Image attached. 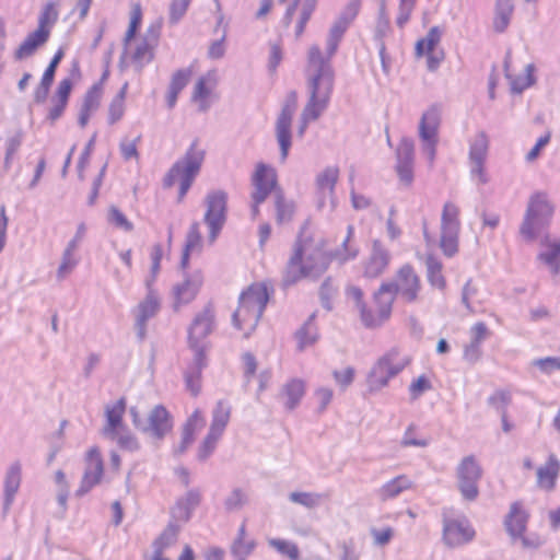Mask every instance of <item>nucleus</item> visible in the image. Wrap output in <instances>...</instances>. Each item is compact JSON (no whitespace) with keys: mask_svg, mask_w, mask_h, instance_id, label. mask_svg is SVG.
Returning <instances> with one entry per match:
<instances>
[{"mask_svg":"<svg viewBox=\"0 0 560 560\" xmlns=\"http://www.w3.org/2000/svg\"><path fill=\"white\" fill-rule=\"evenodd\" d=\"M353 233V225H348L347 236L341 244V249H337L336 252H326L320 247L307 250L299 238L294 243L293 253L282 272V288L288 289L304 278L311 280L319 279L327 271L335 258L339 259L340 262L354 259L359 250L349 245Z\"/></svg>","mask_w":560,"mask_h":560,"instance_id":"f257e3e1","label":"nucleus"},{"mask_svg":"<svg viewBox=\"0 0 560 560\" xmlns=\"http://www.w3.org/2000/svg\"><path fill=\"white\" fill-rule=\"evenodd\" d=\"M310 74L307 77L308 101L301 114L299 136H303L310 121L317 120L329 105L334 91L335 72L332 66L322 56L317 45L308 50Z\"/></svg>","mask_w":560,"mask_h":560,"instance_id":"f03ea898","label":"nucleus"},{"mask_svg":"<svg viewBox=\"0 0 560 560\" xmlns=\"http://www.w3.org/2000/svg\"><path fill=\"white\" fill-rule=\"evenodd\" d=\"M205 160V150L198 145V140H194L184 156L178 159L163 178V187L171 188L178 180L177 201L182 202L192 186L196 177L199 175Z\"/></svg>","mask_w":560,"mask_h":560,"instance_id":"7ed1b4c3","label":"nucleus"},{"mask_svg":"<svg viewBox=\"0 0 560 560\" xmlns=\"http://www.w3.org/2000/svg\"><path fill=\"white\" fill-rule=\"evenodd\" d=\"M270 294L266 284H252L243 291L238 299V307L232 315L235 328L242 329L243 324L255 328L269 302Z\"/></svg>","mask_w":560,"mask_h":560,"instance_id":"20e7f679","label":"nucleus"},{"mask_svg":"<svg viewBox=\"0 0 560 560\" xmlns=\"http://www.w3.org/2000/svg\"><path fill=\"white\" fill-rule=\"evenodd\" d=\"M553 214V206L541 191L533 194L529 198L520 233L527 242H533L540 231L548 224Z\"/></svg>","mask_w":560,"mask_h":560,"instance_id":"39448f33","label":"nucleus"},{"mask_svg":"<svg viewBox=\"0 0 560 560\" xmlns=\"http://www.w3.org/2000/svg\"><path fill=\"white\" fill-rule=\"evenodd\" d=\"M228 198V192L222 189L210 190L205 197L203 222L209 229L208 240L211 244L215 242L226 222Z\"/></svg>","mask_w":560,"mask_h":560,"instance_id":"423d86ee","label":"nucleus"},{"mask_svg":"<svg viewBox=\"0 0 560 560\" xmlns=\"http://www.w3.org/2000/svg\"><path fill=\"white\" fill-rule=\"evenodd\" d=\"M398 350L388 351L371 369L368 375V387L370 392H377L388 385L389 380L398 375L410 362L408 358L397 361Z\"/></svg>","mask_w":560,"mask_h":560,"instance_id":"0eeeda50","label":"nucleus"},{"mask_svg":"<svg viewBox=\"0 0 560 560\" xmlns=\"http://www.w3.org/2000/svg\"><path fill=\"white\" fill-rule=\"evenodd\" d=\"M481 477L482 468L475 456H465L456 467L457 489L464 500L472 502L478 498Z\"/></svg>","mask_w":560,"mask_h":560,"instance_id":"6e6552de","label":"nucleus"},{"mask_svg":"<svg viewBox=\"0 0 560 560\" xmlns=\"http://www.w3.org/2000/svg\"><path fill=\"white\" fill-rule=\"evenodd\" d=\"M298 105L296 91H290L276 121V136L280 147L281 161L284 162L292 145L291 125Z\"/></svg>","mask_w":560,"mask_h":560,"instance_id":"1a4fd4ad","label":"nucleus"},{"mask_svg":"<svg viewBox=\"0 0 560 560\" xmlns=\"http://www.w3.org/2000/svg\"><path fill=\"white\" fill-rule=\"evenodd\" d=\"M388 287L399 296L405 303H413L418 300L421 291V280L415 268L406 264L401 266L393 281L386 282Z\"/></svg>","mask_w":560,"mask_h":560,"instance_id":"9d476101","label":"nucleus"},{"mask_svg":"<svg viewBox=\"0 0 560 560\" xmlns=\"http://www.w3.org/2000/svg\"><path fill=\"white\" fill-rule=\"evenodd\" d=\"M441 122V109L432 105L425 110L419 122V137L423 141V152L430 162H433L436 154L438 130Z\"/></svg>","mask_w":560,"mask_h":560,"instance_id":"9b49d317","label":"nucleus"},{"mask_svg":"<svg viewBox=\"0 0 560 560\" xmlns=\"http://www.w3.org/2000/svg\"><path fill=\"white\" fill-rule=\"evenodd\" d=\"M161 308V300L156 291H150L145 298L138 304L135 314V331L139 342L147 337V324L153 318Z\"/></svg>","mask_w":560,"mask_h":560,"instance_id":"f8f14e48","label":"nucleus"},{"mask_svg":"<svg viewBox=\"0 0 560 560\" xmlns=\"http://www.w3.org/2000/svg\"><path fill=\"white\" fill-rule=\"evenodd\" d=\"M475 529L465 516L443 518V540L448 547H457L469 542L475 537Z\"/></svg>","mask_w":560,"mask_h":560,"instance_id":"ddd939ff","label":"nucleus"},{"mask_svg":"<svg viewBox=\"0 0 560 560\" xmlns=\"http://www.w3.org/2000/svg\"><path fill=\"white\" fill-rule=\"evenodd\" d=\"M173 429V418L163 405L154 406L145 419L143 433L163 440Z\"/></svg>","mask_w":560,"mask_h":560,"instance_id":"4468645a","label":"nucleus"},{"mask_svg":"<svg viewBox=\"0 0 560 560\" xmlns=\"http://www.w3.org/2000/svg\"><path fill=\"white\" fill-rule=\"evenodd\" d=\"M254 191L252 200L262 203L277 186V176L273 168L265 163H258L253 175Z\"/></svg>","mask_w":560,"mask_h":560,"instance_id":"2eb2a0df","label":"nucleus"},{"mask_svg":"<svg viewBox=\"0 0 560 560\" xmlns=\"http://www.w3.org/2000/svg\"><path fill=\"white\" fill-rule=\"evenodd\" d=\"M396 298V293L386 282H383L373 294V301L376 306V313L372 312L374 324L365 327L373 329L381 327L385 322H387L390 318L393 304Z\"/></svg>","mask_w":560,"mask_h":560,"instance_id":"dca6fc26","label":"nucleus"},{"mask_svg":"<svg viewBox=\"0 0 560 560\" xmlns=\"http://www.w3.org/2000/svg\"><path fill=\"white\" fill-rule=\"evenodd\" d=\"M396 172L401 183L410 185L413 180L415 144L409 138H402L396 149Z\"/></svg>","mask_w":560,"mask_h":560,"instance_id":"f3484780","label":"nucleus"},{"mask_svg":"<svg viewBox=\"0 0 560 560\" xmlns=\"http://www.w3.org/2000/svg\"><path fill=\"white\" fill-rule=\"evenodd\" d=\"M214 329V312L208 304L201 312L196 314L188 328V343L196 345L207 338Z\"/></svg>","mask_w":560,"mask_h":560,"instance_id":"a211bd4d","label":"nucleus"},{"mask_svg":"<svg viewBox=\"0 0 560 560\" xmlns=\"http://www.w3.org/2000/svg\"><path fill=\"white\" fill-rule=\"evenodd\" d=\"M22 481V466L19 460L12 463L4 477L2 513L5 516L15 499Z\"/></svg>","mask_w":560,"mask_h":560,"instance_id":"6ab92c4d","label":"nucleus"},{"mask_svg":"<svg viewBox=\"0 0 560 560\" xmlns=\"http://www.w3.org/2000/svg\"><path fill=\"white\" fill-rule=\"evenodd\" d=\"M339 170L334 166L326 167L322 173H319L316 177V188H317V208L323 209L325 207L326 200L330 199L334 205L332 196L335 192V187L338 180Z\"/></svg>","mask_w":560,"mask_h":560,"instance_id":"aec40b11","label":"nucleus"},{"mask_svg":"<svg viewBox=\"0 0 560 560\" xmlns=\"http://www.w3.org/2000/svg\"><path fill=\"white\" fill-rule=\"evenodd\" d=\"M510 63H511V51L508 50L505 58H504L503 66H504L505 78L510 82L511 92L513 94H521L526 89L533 86L536 83V78L534 75L536 68H535L534 63L526 65L525 74H520V75H512L510 73Z\"/></svg>","mask_w":560,"mask_h":560,"instance_id":"412c9836","label":"nucleus"},{"mask_svg":"<svg viewBox=\"0 0 560 560\" xmlns=\"http://www.w3.org/2000/svg\"><path fill=\"white\" fill-rule=\"evenodd\" d=\"M389 260V252L380 241H374L370 258L365 264L364 276L368 278H377L385 271Z\"/></svg>","mask_w":560,"mask_h":560,"instance_id":"4be33fe9","label":"nucleus"},{"mask_svg":"<svg viewBox=\"0 0 560 560\" xmlns=\"http://www.w3.org/2000/svg\"><path fill=\"white\" fill-rule=\"evenodd\" d=\"M50 37V31L36 28L31 32L14 51V59L20 61L32 57Z\"/></svg>","mask_w":560,"mask_h":560,"instance_id":"5701e85b","label":"nucleus"},{"mask_svg":"<svg viewBox=\"0 0 560 560\" xmlns=\"http://www.w3.org/2000/svg\"><path fill=\"white\" fill-rule=\"evenodd\" d=\"M126 399L125 397L119 398L114 405L106 406L105 418L106 425L103 428V435L114 440L116 433L122 428L124 415L126 412Z\"/></svg>","mask_w":560,"mask_h":560,"instance_id":"b1692460","label":"nucleus"},{"mask_svg":"<svg viewBox=\"0 0 560 560\" xmlns=\"http://www.w3.org/2000/svg\"><path fill=\"white\" fill-rule=\"evenodd\" d=\"M200 501L201 493L198 489L188 490L185 495L177 499L175 506L172 509V516L177 521L188 522Z\"/></svg>","mask_w":560,"mask_h":560,"instance_id":"393cba45","label":"nucleus"},{"mask_svg":"<svg viewBox=\"0 0 560 560\" xmlns=\"http://www.w3.org/2000/svg\"><path fill=\"white\" fill-rule=\"evenodd\" d=\"M528 514L523 510L521 503L514 502L511 504L510 512L505 516L504 526L508 534L513 540L525 533L527 527Z\"/></svg>","mask_w":560,"mask_h":560,"instance_id":"a878e982","label":"nucleus"},{"mask_svg":"<svg viewBox=\"0 0 560 560\" xmlns=\"http://www.w3.org/2000/svg\"><path fill=\"white\" fill-rule=\"evenodd\" d=\"M560 471V464L552 454L547 463L537 469V483L540 488L551 491L556 487V481Z\"/></svg>","mask_w":560,"mask_h":560,"instance_id":"bb28decb","label":"nucleus"},{"mask_svg":"<svg viewBox=\"0 0 560 560\" xmlns=\"http://www.w3.org/2000/svg\"><path fill=\"white\" fill-rule=\"evenodd\" d=\"M412 481L406 475H399L386 483H384L376 491V495L381 501H387L397 498L404 491L410 489Z\"/></svg>","mask_w":560,"mask_h":560,"instance_id":"cd10ccee","label":"nucleus"},{"mask_svg":"<svg viewBox=\"0 0 560 560\" xmlns=\"http://www.w3.org/2000/svg\"><path fill=\"white\" fill-rule=\"evenodd\" d=\"M541 245L546 246V250L540 252L537 258L549 267L552 275H558L560 272V240L550 241L546 236L541 241Z\"/></svg>","mask_w":560,"mask_h":560,"instance_id":"c85d7f7f","label":"nucleus"},{"mask_svg":"<svg viewBox=\"0 0 560 560\" xmlns=\"http://www.w3.org/2000/svg\"><path fill=\"white\" fill-rule=\"evenodd\" d=\"M350 24H348L340 18H337V20L331 25L327 36L326 56L322 54L324 59L330 61L332 56L337 52L339 43L341 42ZM329 63L331 65V62Z\"/></svg>","mask_w":560,"mask_h":560,"instance_id":"c756f323","label":"nucleus"},{"mask_svg":"<svg viewBox=\"0 0 560 560\" xmlns=\"http://www.w3.org/2000/svg\"><path fill=\"white\" fill-rule=\"evenodd\" d=\"M231 417V406L226 400H219L212 411L209 431L218 435L223 434Z\"/></svg>","mask_w":560,"mask_h":560,"instance_id":"7c9ffc66","label":"nucleus"},{"mask_svg":"<svg viewBox=\"0 0 560 560\" xmlns=\"http://www.w3.org/2000/svg\"><path fill=\"white\" fill-rule=\"evenodd\" d=\"M200 288V281L196 279L186 278L182 283L174 287L175 307L180 304H188L191 302Z\"/></svg>","mask_w":560,"mask_h":560,"instance_id":"2f4dec72","label":"nucleus"},{"mask_svg":"<svg viewBox=\"0 0 560 560\" xmlns=\"http://www.w3.org/2000/svg\"><path fill=\"white\" fill-rule=\"evenodd\" d=\"M347 295L355 303V307L360 313V319L363 326H371L374 324L372 318V310H370L363 300V291L361 288L352 285L347 289Z\"/></svg>","mask_w":560,"mask_h":560,"instance_id":"473e14b6","label":"nucleus"},{"mask_svg":"<svg viewBox=\"0 0 560 560\" xmlns=\"http://www.w3.org/2000/svg\"><path fill=\"white\" fill-rule=\"evenodd\" d=\"M425 267L429 283L439 290H443L446 285V281L442 275V262L433 255H428L425 259Z\"/></svg>","mask_w":560,"mask_h":560,"instance_id":"72a5a7b5","label":"nucleus"},{"mask_svg":"<svg viewBox=\"0 0 560 560\" xmlns=\"http://www.w3.org/2000/svg\"><path fill=\"white\" fill-rule=\"evenodd\" d=\"M128 91V82H125L118 93L112 100L108 107V124L114 125L119 121L125 114V98Z\"/></svg>","mask_w":560,"mask_h":560,"instance_id":"f704fd0d","label":"nucleus"},{"mask_svg":"<svg viewBox=\"0 0 560 560\" xmlns=\"http://www.w3.org/2000/svg\"><path fill=\"white\" fill-rule=\"evenodd\" d=\"M315 317L316 313L310 315L305 324L295 334L301 350L313 345L318 338L317 328L314 325Z\"/></svg>","mask_w":560,"mask_h":560,"instance_id":"c9c22d12","label":"nucleus"},{"mask_svg":"<svg viewBox=\"0 0 560 560\" xmlns=\"http://www.w3.org/2000/svg\"><path fill=\"white\" fill-rule=\"evenodd\" d=\"M442 31L439 26H433L429 30L425 37L419 39L416 44L417 56H424V54L433 52L435 47L441 40Z\"/></svg>","mask_w":560,"mask_h":560,"instance_id":"e433bc0d","label":"nucleus"},{"mask_svg":"<svg viewBox=\"0 0 560 560\" xmlns=\"http://www.w3.org/2000/svg\"><path fill=\"white\" fill-rule=\"evenodd\" d=\"M489 140L485 131H479L469 142V161H486Z\"/></svg>","mask_w":560,"mask_h":560,"instance_id":"4c0bfd02","label":"nucleus"},{"mask_svg":"<svg viewBox=\"0 0 560 560\" xmlns=\"http://www.w3.org/2000/svg\"><path fill=\"white\" fill-rule=\"evenodd\" d=\"M284 394L288 398L285 407L289 410H293L299 404L305 393L304 382L298 378L291 380L284 386Z\"/></svg>","mask_w":560,"mask_h":560,"instance_id":"58836bf2","label":"nucleus"},{"mask_svg":"<svg viewBox=\"0 0 560 560\" xmlns=\"http://www.w3.org/2000/svg\"><path fill=\"white\" fill-rule=\"evenodd\" d=\"M275 208L278 224H283L292 220L294 206L292 202L285 200L282 191H277L275 196Z\"/></svg>","mask_w":560,"mask_h":560,"instance_id":"ea45409f","label":"nucleus"},{"mask_svg":"<svg viewBox=\"0 0 560 560\" xmlns=\"http://www.w3.org/2000/svg\"><path fill=\"white\" fill-rule=\"evenodd\" d=\"M459 208L453 202H445L441 215V230L459 231L460 222L458 219Z\"/></svg>","mask_w":560,"mask_h":560,"instance_id":"a19ab883","label":"nucleus"},{"mask_svg":"<svg viewBox=\"0 0 560 560\" xmlns=\"http://www.w3.org/2000/svg\"><path fill=\"white\" fill-rule=\"evenodd\" d=\"M154 47L155 46L144 40L138 44L131 56L132 62L136 65L138 71H141L142 68L153 59Z\"/></svg>","mask_w":560,"mask_h":560,"instance_id":"79ce46f5","label":"nucleus"},{"mask_svg":"<svg viewBox=\"0 0 560 560\" xmlns=\"http://www.w3.org/2000/svg\"><path fill=\"white\" fill-rule=\"evenodd\" d=\"M458 233L456 230H441L440 246L447 257L454 256L458 250Z\"/></svg>","mask_w":560,"mask_h":560,"instance_id":"37998d69","label":"nucleus"},{"mask_svg":"<svg viewBox=\"0 0 560 560\" xmlns=\"http://www.w3.org/2000/svg\"><path fill=\"white\" fill-rule=\"evenodd\" d=\"M177 526L170 524L153 542L155 553H163L166 548L172 546L177 539Z\"/></svg>","mask_w":560,"mask_h":560,"instance_id":"c03bdc74","label":"nucleus"},{"mask_svg":"<svg viewBox=\"0 0 560 560\" xmlns=\"http://www.w3.org/2000/svg\"><path fill=\"white\" fill-rule=\"evenodd\" d=\"M58 20V11L56 4L51 1L47 2L38 16L37 28L42 31H50L51 26Z\"/></svg>","mask_w":560,"mask_h":560,"instance_id":"a18cd8bd","label":"nucleus"},{"mask_svg":"<svg viewBox=\"0 0 560 560\" xmlns=\"http://www.w3.org/2000/svg\"><path fill=\"white\" fill-rule=\"evenodd\" d=\"M338 291V287L335 284V281L331 277H327L320 288H319V299L322 306L327 310H332V303L331 300L336 295Z\"/></svg>","mask_w":560,"mask_h":560,"instance_id":"49530a36","label":"nucleus"},{"mask_svg":"<svg viewBox=\"0 0 560 560\" xmlns=\"http://www.w3.org/2000/svg\"><path fill=\"white\" fill-rule=\"evenodd\" d=\"M84 472L103 477L104 463L97 447H91L86 453V468Z\"/></svg>","mask_w":560,"mask_h":560,"instance_id":"de8ad7c7","label":"nucleus"},{"mask_svg":"<svg viewBox=\"0 0 560 560\" xmlns=\"http://www.w3.org/2000/svg\"><path fill=\"white\" fill-rule=\"evenodd\" d=\"M323 494L314 492H291L289 500L293 503L303 505L307 509H313L319 505Z\"/></svg>","mask_w":560,"mask_h":560,"instance_id":"09e8293b","label":"nucleus"},{"mask_svg":"<svg viewBox=\"0 0 560 560\" xmlns=\"http://www.w3.org/2000/svg\"><path fill=\"white\" fill-rule=\"evenodd\" d=\"M107 221L115 228L122 230L125 232H131L133 230V224L116 206L109 207Z\"/></svg>","mask_w":560,"mask_h":560,"instance_id":"8fccbe9b","label":"nucleus"},{"mask_svg":"<svg viewBox=\"0 0 560 560\" xmlns=\"http://www.w3.org/2000/svg\"><path fill=\"white\" fill-rule=\"evenodd\" d=\"M220 438H221V435H218L210 431L207 433L203 441L201 442V444L198 447V454H197L198 460L205 462L212 455Z\"/></svg>","mask_w":560,"mask_h":560,"instance_id":"3c124183","label":"nucleus"},{"mask_svg":"<svg viewBox=\"0 0 560 560\" xmlns=\"http://www.w3.org/2000/svg\"><path fill=\"white\" fill-rule=\"evenodd\" d=\"M269 545L273 547L279 553L288 557L290 560L299 559V548L295 544L284 539L272 538L269 540Z\"/></svg>","mask_w":560,"mask_h":560,"instance_id":"603ef678","label":"nucleus"},{"mask_svg":"<svg viewBox=\"0 0 560 560\" xmlns=\"http://www.w3.org/2000/svg\"><path fill=\"white\" fill-rule=\"evenodd\" d=\"M205 424V418L199 409H196L183 425L182 434L195 440V434Z\"/></svg>","mask_w":560,"mask_h":560,"instance_id":"864d4df0","label":"nucleus"},{"mask_svg":"<svg viewBox=\"0 0 560 560\" xmlns=\"http://www.w3.org/2000/svg\"><path fill=\"white\" fill-rule=\"evenodd\" d=\"M102 94L101 83L93 84L85 93L81 108L93 112L100 105Z\"/></svg>","mask_w":560,"mask_h":560,"instance_id":"5fc2aeb1","label":"nucleus"},{"mask_svg":"<svg viewBox=\"0 0 560 560\" xmlns=\"http://www.w3.org/2000/svg\"><path fill=\"white\" fill-rule=\"evenodd\" d=\"M142 21V11L140 4H136L131 12L130 23L125 35V46L136 36Z\"/></svg>","mask_w":560,"mask_h":560,"instance_id":"6e6d98bb","label":"nucleus"},{"mask_svg":"<svg viewBox=\"0 0 560 560\" xmlns=\"http://www.w3.org/2000/svg\"><path fill=\"white\" fill-rule=\"evenodd\" d=\"M191 0H172L170 4V23L177 24L188 10Z\"/></svg>","mask_w":560,"mask_h":560,"instance_id":"4d7b16f0","label":"nucleus"},{"mask_svg":"<svg viewBox=\"0 0 560 560\" xmlns=\"http://www.w3.org/2000/svg\"><path fill=\"white\" fill-rule=\"evenodd\" d=\"M114 440H116L118 446L124 451L133 453L140 450V443L138 439L130 432H125L121 434H118L117 432Z\"/></svg>","mask_w":560,"mask_h":560,"instance_id":"13d9d810","label":"nucleus"},{"mask_svg":"<svg viewBox=\"0 0 560 560\" xmlns=\"http://www.w3.org/2000/svg\"><path fill=\"white\" fill-rule=\"evenodd\" d=\"M210 74L202 75L198 79L195 84L192 92V101L203 102L211 93V86H209Z\"/></svg>","mask_w":560,"mask_h":560,"instance_id":"bf43d9fd","label":"nucleus"},{"mask_svg":"<svg viewBox=\"0 0 560 560\" xmlns=\"http://www.w3.org/2000/svg\"><path fill=\"white\" fill-rule=\"evenodd\" d=\"M246 497L241 489H234L224 501V508L228 512H235L243 508Z\"/></svg>","mask_w":560,"mask_h":560,"instance_id":"052dcab7","label":"nucleus"},{"mask_svg":"<svg viewBox=\"0 0 560 560\" xmlns=\"http://www.w3.org/2000/svg\"><path fill=\"white\" fill-rule=\"evenodd\" d=\"M201 371L198 369L188 368L185 372V382L187 389L191 393L192 396H197L200 392V378Z\"/></svg>","mask_w":560,"mask_h":560,"instance_id":"680f3d73","label":"nucleus"},{"mask_svg":"<svg viewBox=\"0 0 560 560\" xmlns=\"http://www.w3.org/2000/svg\"><path fill=\"white\" fill-rule=\"evenodd\" d=\"M190 349L194 351V361L189 365L191 369H198L202 372V370L207 365V357H206V347L202 342H196V345H189Z\"/></svg>","mask_w":560,"mask_h":560,"instance_id":"e2e57ef3","label":"nucleus"},{"mask_svg":"<svg viewBox=\"0 0 560 560\" xmlns=\"http://www.w3.org/2000/svg\"><path fill=\"white\" fill-rule=\"evenodd\" d=\"M255 541L254 540H243L240 541H233V545L231 547V552L236 559H245L253 552L255 549Z\"/></svg>","mask_w":560,"mask_h":560,"instance_id":"0e129e2a","label":"nucleus"},{"mask_svg":"<svg viewBox=\"0 0 560 560\" xmlns=\"http://www.w3.org/2000/svg\"><path fill=\"white\" fill-rule=\"evenodd\" d=\"M190 75H191V70L190 69H179V70H177L173 74L168 88L180 93L182 90L189 82Z\"/></svg>","mask_w":560,"mask_h":560,"instance_id":"69168bd1","label":"nucleus"},{"mask_svg":"<svg viewBox=\"0 0 560 560\" xmlns=\"http://www.w3.org/2000/svg\"><path fill=\"white\" fill-rule=\"evenodd\" d=\"M431 388L432 385L429 378L425 375L419 376L409 386L411 399L419 398L424 392L430 390Z\"/></svg>","mask_w":560,"mask_h":560,"instance_id":"338daca9","label":"nucleus"},{"mask_svg":"<svg viewBox=\"0 0 560 560\" xmlns=\"http://www.w3.org/2000/svg\"><path fill=\"white\" fill-rule=\"evenodd\" d=\"M200 244H201V234L199 231V223L194 222L190 225L189 231L186 235V242H185L184 249L191 252L196 247L200 246Z\"/></svg>","mask_w":560,"mask_h":560,"instance_id":"774afa93","label":"nucleus"}]
</instances>
